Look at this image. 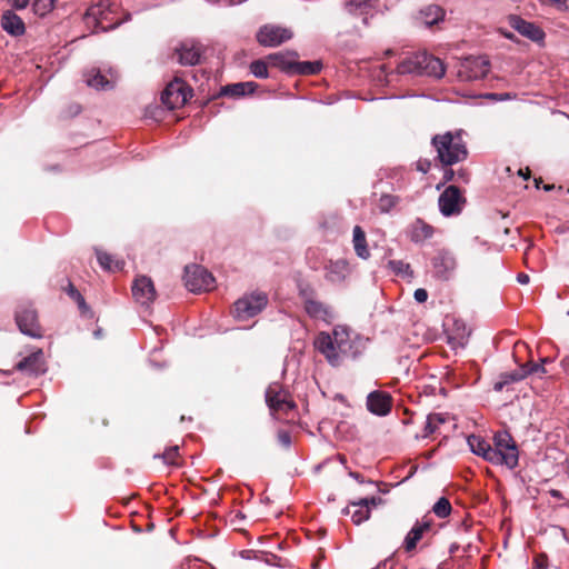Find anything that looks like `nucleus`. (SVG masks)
Returning <instances> with one entry per match:
<instances>
[{
	"mask_svg": "<svg viewBox=\"0 0 569 569\" xmlns=\"http://www.w3.org/2000/svg\"><path fill=\"white\" fill-rule=\"evenodd\" d=\"M432 511L439 518H446L451 512V505L447 498H440L433 506Z\"/></svg>",
	"mask_w": 569,
	"mask_h": 569,
	"instance_id": "35",
	"label": "nucleus"
},
{
	"mask_svg": "<svg viewBox=\"0 0 569 569\" xmlns=\"http://www.w3.org/2000/svg\"><path fill=\"white\" fill-rule=\"evenodd\" d=\"M433 267L438 276L447 279L456 269L457 260L449 252H440L435 259Z\"/></svg>",
	"mask_w": 569,
	"mask_h": 569,
	"instance_id": "22",
	"label": "nucleus"
},
{
	"mask_svg": "<svg viewBox=\"0 0 569 569\" xmlns=\"http://www.w3.org/2000/svg\"><path fill=\"white\" fill-rule=\"evenodd\" d=\"M189 98L190 89L178 79L170 82L161 94V101L168 109L182 107Z\"/></svg>",
	"mask_w": 569,
	"mask_h": 569,
	"instance_id": "7",
	"label": "nucleus"
},
{
	"mask_svg": "<svg viewBox=\"0 0 569 569\" xmlns=\"http://www.w3.org/2000/svg\"><path fill=\"white\" fill-rule=\"evenodd\" d=\"M536 569H545L547 567V561L545 557H538L535 560Z\"/></svg>",
	"mask_w": 569,
	"mask_h": 569,
	"instance_id": "50",
	"label": "nucleus"
},
{
	"mask_svg": "<svg viewBox=\"0 0 569 569\" xmlns=\"http://www.w3.org/2000/svg\"><path fill=\"white\" fill-rule=\"evenodd\" d=\"M178 451H179V447L173 446V447L168 448L162 455H154V458H161L166 465L173 466V465H176Z\"/></svg>",
	"mask_w": 569,
	"mask_h": 569,
	"instance_id": "38",
	"label": "nucleus"
},
{
	"mask_svg": "<svg viewBox=\"0 0 569 569\" xmlns=\"http://www.w3.org/2000/svg\"><path fill=\"white\" fill-rule=\"evenodd\" d=\"M389 264L397 272H405L408 270V264L402 261H390Z\"/></svg>",
	"mask_w": 569,
	"mask_h": 569,
	"instance_id": "44",
	"label": "nucleus"
},
{
	"mask_svg": "<svg viewBox=\"0 0 569 569\" xmlns=\"http://www.w3.org/2000/svg\"><path fill=\"white\" fill-rule=\"evenodd\" d=\"M280 439L284 445H288L290 442V438L287 433L280 435Z\"/></svg>",
	"mask_w": 569,
	"mask_h": 569,
	"instance_id": "53",
	"label": "nucleus"
},
{
	"mask_svg": "<svg viewBox=\"0 0 569 569\" xmlns=\"http://www.w3.org/2000/svg\"><path fill=\"white\" fill-rule=\"evenodd\" d=\"M16 320L19 329L24 335L30 337L41 336V330L37 320V313L33 309L29 307L21 308L19 311H17Z\"/></svg>",
	"mask_w": 569,
	"mask_h": 569,
	"instance_id": "12",
	"label": "nucleus"
},
{
	"mask_svg": "<svg viewBox=\"0 0 569 569\" xmlns=\"http://www.w3.org/2000/svg\"><path fill=\"white\" fill-rule=\"evenodd\" d=\"M541 3H546L547 0H539ZM548 2L560 10L568 9L567 0H548Z\"/></svg>",
	"mask_w": 569,
	"mask_h": 569,
	"instance_id": "45",
	"label": "nucleus"
},
{
	"mask_svg": "<svg viewBox=\"0 0 569 569\" xmlns=\"http://www.w3.org/2000/svg\"><path fill=\"white\" fill-rule=\"evenodd\" d=\"M502 378H505L506 380H509V383L519 381V380L526 378L525 368L521 367L518 371H515L511 373H505V375H502Z\"/></svg>",
	"mask_w": 569,
	"mask_h": 569,
	"instance_id": "42",
	"label": "nucleus"
},
{
	"mask_svg": "<svg viewBox=\"0 0 569 569\" xmlns=\"http://www.w3.org/2000/svg\"><path fill=\"white\" fill-rule=\"evenodd\" d=\"M419 169L425 172L427 171V169H425V166L419 167Z\"/></svg>",
	"mask_w": 569,
	"mask_h": 569,
	"instance_id": "56",
	"label": "nucleus"
},
{
	"mask_svg": "<svg viewBox=\"0 0 569 569\" xmlns=\"http://www.w3.org/2000/svg\"><path fill=\"white\" fill-rule=\"evenodd\" d=\"M485 97L488 98V99H491V100H496V101L510 99V94L509 93H505V94L487 93Z\"/></svg>",
	"mask_w": 569,
	"mask_h": 569,
	"instance_id": "47",
	"label": "nucleus"
},
{
	"mask_svg": "<svg viewBox=\"0 0 569 569\" xmlns=\"http://www.w3.org/2000/svg\"><path fill=\"white\" fill-rule=\"evenodd\" d=\"M462 199L457 187H448L439 197V208L445 216L457 213L461 210Z\"/></svg>",
	"mask_w": 569,
	"mask_h": 569,
	"instance_id": "13",
	"label": "nucleus"
},
{
	"mask_svg": "<svg viewBox=\"0 0 569 569\" xmlns=\"http://www.w3.org/2000/svg\"><path fill=\"white\" fill-rule=\"evenodd\" d=\"M292 36V31L288 28L276 24H266L259 29L257 40L264 47H278L290 40Z\"/></svg>",
	"mask_w": 569,
	"mask_h": 569,
	"instance_id": "6",
	"label": "nucleus"
},
{
	"mask_svg": "<svg viewBox=\"0 0 569 569\" xmlns=\"http://www.w3.org/2000/svg\"><path fill=\"white\" fill-rule=\"evenodd\" d=\"M268 67H269V63H268L267 59L266 60H257L251 63L250 70L257 78H267L268 77Z\"/></svg>",
	"mask_w": 569,
	"mask_h": 569,
	"instance_id": "36",
	"label": "nucleus"
},
{
	"mask_svg": "<svg viewBox=\"0 0 569 569\" xmlns=\"http://www.w3.org/2000/svg\"><path fill=\"white\" fill-rule=\"evenodd\" d=\"M331 337L333 338L337 349L340 351L342 358L356 355L352 349V341L347 328L336 327Z\"/></svg>",
	"mask_w": 569,
	"mask_h": 569,
	"instance_id": "21",
	"label": "nucleus"
},
{
	"mask_svg": "<svg viewBox=\"0 0 569 569\" xmlns=\"http://www.w3.org/2000/svg\"><path fill=\"white\" fill-rule=\"evenodd\" d=\"M508 383H509V380H506L505 378L501 377L500 380L495 383L493 389L496 391H501L503 389V387Z\"/></svg>",
	"mask_w": 569,
	"mask_h": 569,
	"instance_id": "51",
	"label": "nucleus"
},
{
	"mask_svg": "<svg viewBox=\"0 0 569 569\" xmlns=\"http://www.w3.org/2000/svg\"><path fill=\"white\" fill-rule=\"evenodd\" d=\"M510 24L515 28L520 34L529 38L532 41L539 42L545 38V32L536 24L528 22L519 17L512 16L510 17Z\"/></svg>",
	"mask_w": 569,
	"mask_h": 569,
	"instance_id": "16",
	"label": "nucleus"
},
{
	"mask_svg": "<svg viewBox=\"0 0 569 569\" xmlns=\"http://www.w3.org/2000/svg\"><path fill=\"white\" fill-rule=\"evenodd\" d=\"M377 505L376 498L360 499L358 502H351L342 510L346 515H351V519L356 525H360L370 517V508Z\"/></svg>",
	"mask_w": 569,
	"mask_h": 569,
	"instance_id": "15",
	"label": "nucleus"
},
{
	"mask_svg": "<svg viewBox=\"0 0 569 569\" xmlns=\"http://www.w3.org/2000/svg\"><path fill=\"white\" fill-rule=\"evenodd\" d=\"M320 69H321V64L318 61H315V62H309V61L298 62L296 60L292 72L300 73V74H315V73L319 72Z\"/></svg>",
	"mask_w": 569,
	"mask_h": 569,
	"instance_id": "33",
	"label": "nucleus"
},
{
	"mask_svg": "<svg viewBox=\"0 0 569 569\" xmlns=\"http://www.w3.org/2000/svg\"><path fill=\"white\" fill-rule=\"evenodd\" d=\"M69 293H70L72 297H74V298H77V299H78L80 307H84V301H83L82 297H81V296H80V293H79V292L73 288V286H72V284H70Z\"/></svg>",
	"mask_w": 569,
	"mask_h": 569,
	"instance_id": "48",
	"label": "nucleus"
},
{
	"mask_svg": "<svg viewBox=\"0 0 569 569\" xmlns=\"http://www.w3.org/2000/svg\"><path fill=\"white\" fill-rule=\"evenodd\" d=\"M7 1L12 8L17 9V10H22V9L27 8L29 4V0H7Z\"/></svg>",
	"mask_w": 569,
	"mask_h": 569,
	"instance_id": "43",
	"label": "nucleus"
},
{
	"mask_svg": "<svg viewBox=\"0 0 569 569\" xmlns=\"http://www.w3.org/2000/svg\"><path fill=\"white\" fill-rule=\"evenodd\" d=\"M184 284L191 292L208 291L213 288L214 278L203 267L190 264L184 268Z\"/></svg>",
	"mask_w": 569,
	"mask_h": 569,
	"instance_id": "5",
	"label": "nucleus"
},
{
	"mask_svg": "<svg viewBox=\"0 0 569 569\" xmlns=\"http://www.w3.org/2000/svg\"><path fill=\"white\" fill-rule=\"evenodd\" d=\"M117 80L118 73L112 69H108L104 71L100 69H92L88 73H86L87 84L97 90L112 89Z\"/></svg>",
	"mask_w": 569,
	"mask_h": 569,
	"instance_id": "11",
	"label": "nucleus"
},
{
	"mask_svg": "<svg viewBox=\"0 0 569 569\" xmlns=\"http://www.w3.org/2000/svg\"><path fill=\"white\" fill-rule=\"evenodd\" d=\"M300 297L302 300L303 310L306 313L315 319V320H321L326 323H330L335 319V312L333 310L319 301L315 292L307 289L300 290Z\"/></svg>",
	"mask_w": 569,
	"mask_h": 569,
	"instance_id": "4",
	"label": "nucleus"
},
{
	"mask_svg": "<svg viewBox=\"0 0 569 569\" xmlns=\"http://www.w3.org/2000/svg\"><path fill=\"white\" fill-rule=\"evenodd\" d=\"M179 62L187 66H194L200 61L202 53L200 44L193 41H186L177 48Z\"/></svg>",
	"mask_w": 569,
	"mask_h": 569,
	"instance_id": "18",
	"label": "nucleus"
},
{
	"mask_svg": "<svg viewBox=\"0 0 569 569\" xmlns=\"http://www.w3.org/2000/svg\"><path fill=\"white\" fill-rule=\"evenodd\" d=\"M502 34L508 39H512V34L509 32H502Z\"/></svg>",
	"mask_w": 569,
	"mask_h": 569,
	"instance_id": "55",
	"label": "nucleus"
},
{
	"mask_svg": "<svg viewBox=\"0 0 569 569\" xmlns=\"http://www.w3.org/2000/svg\"><path fill=\"white\" fill-rule=\"evenodd\" d=\"M420 60L423 62L420 74H428L437 78H441L445 74L446 69L440 59L423 52Z\"/></svg>",
	"mask_w": 569,
	"mask_h": 569,
	"instance_id": "24",
	"label": "nucleus"
},
{
	"mask_svg": "<svg viewBox=\"0 0 569 569\" xmlns=\"http://www.w3.org/2000/svg\"><path fill=\"white\" fill-rule=\"evenodd\" d=\"M429 523H417L407 535L405 539V548L407 551H411L416 548L418 541L422 538L425 531L429 529Z\"/></svg>",
	"mask_w": 569,
	"mask_h": 569,
	"instance_id": "27",
	"label": "nucleus"
},
{
	"mask_svg": "<svg viewBox=\"0 0 569 569\" xmlns=\"http://www.w3.org/2000/svg\"><path fill=\"white\" fill-rule=\"evenodd\" d=\"M268 303L267 295L252 292L238 299L233 306V316L238 320H247L261 312Z\"/></svg>",
	"mask_w": 569,
	"mask_h": 569,
	"instance_id": "3",
	"label": "nucleus"
},
{
	"mask_svg": "<svg viewBox=\"0 0 569 569\" xmlns=\"http://www.w3.org/2000/svg\"><path fill=\"white\" fill-rule=\"evenodd\" d=\"M445 18V11L441 7L436 4L427 6L419 12V20L427 27L439 23Z\"/></svg>",
	"mask_w": 569,
	"mask_h": 569,
	"instance_id": "25",
	"label": "nucleus"
},
{
	"mask_svg": "<svg viewBox=\"0 0 569 569\" xmlns=\"http://www.w3.org/2000/svg\"><path fill=\"white\" fill-rule=\"evenodd\" d=\"M102 9L101 6H93L88 9L86 13V21L88 24L93 22L96 26L101 22Z\"/></svg>",
	"mask_w": 569,
	"mask_h": 569,
	"instance_id": "40",
	"label": "nucleus"
},
{
	"mask_svg": "<svg viewBox=\"0 0 569 569\" xmlns=\"http://www.w3.org/2000/svg\"><path fill=\"white\" fill-rule=\"evenodd\" d=\"M17 369L24 371L29 375H39L46 371L43 353L38 350L17 365Z\"/></svg>",
	"mask_w": 569,
	"mask_h": 569,
	"instance_id": "20",
	"label": "nucleus"
},
{
	"mask_svg": "<svg viewBox=\"0 0 569 569\" xmlns=\"http://www.w3.org/2000/svg\"><path fill=\"white\" fill-rule=\"evenodd\" d=\"M254 89L253 82H239L231 86H228L223 89L226 94H230L233 97H241L246 93L252 92Z\"/></svg>",
	"mask_w": 569,
	"mask_h": 569,
	"instance_id": "31",
	"label": "nucleus"
},
{
	"mask_svg": "<svg viewBox=\"0 0 569 569\" xmlns=\"http://www.w3.org/2000/svg\"><path fill=\"white\" fill-rule=\"evenodd\" d=\"M297 54L295 52H277L267 57L270 67L292 72Z\"/></svg>",
	"mask_w": 569,
	"mask_h": 569,
	"instance_id": "23",
	"label": "nucleus"
},
{
	"mask_svg": "<svg viewBox=\"0 0 569 569\" xmlns=\"http://www.w3.org/2000/svg\"><path fill=\"white\" fill-rule=\"evenodd\" d=\"M132 296L136 302L149 307L157 297L152 280L147 276L136 278L132 284Z\"/></svg>",
	"mask_w": 569,
	"mask_h": 569,
	"instance_id": "10",
	"label": "nucleus"
},
{
	"mask_svg": "<svg viewBox=\"0 0 569 569\" xmlns=\"http://www.w3.org/2000/svg\"><path fill=\"white\" fill-rule=\"evenodd\" d=\"M2 29L13 37L22 36L26 32L24 22L11 10H6L1 17Z\"/></svg>",
	"mask_w": 569,
	"mask_h": 569,
	"instance_id": "19",
	"label": "nucleus"
},
{
	"mask_svg": "<svg viewBox=\"0 0 569 569\" xmlns=\"http://www.w3.org/2000/svg\"><path fill=\"white\" fill-rule=\"evenodd\" d=\"M97 258L100 266L109 271L121 270L124 264L123 261L113 260V258L110 254H108L107 252H102L100 250H97Z\"/></svg>",
	"mask_w": 569,
	"mask_h": 569,
	"instance_id": "30",
	"label": "nucleus"
},
{
	"mask_svg": "<svg viewBox=\"0 0 569 569\" xmlns=\"http://www.w3.org/2000/svg\"><path fill=\"white\" fill-rule=\"evenodd\" d=\"M550 495H551L552 497L557 498V499L562 498L561 492H560V491H558V490H555V489H553V490H550Z\"/></svg>",
	"mask_w": 569,
	"mask_h": 569,
	"instance_id": "54",
	"label": "nucleus"
},
{
	"mask_svg": "<svg viewBox=\"0 0 569 569\" xmlns=\"http://www.w3.org/2000/svg\"><path fill=\"white\" fill-rule=\"evenodd\" d=\"M349 274V264L346 260L331 261L327 266L326 278L331 282H341Z\"/></svg>",
	"mask_w": 569,
	"mask_h": 569,
	"instance_id": "26",
	"label": "nucleus"
},
{
	"mask_svg": "<svg viewBox=\"0 0 569 569\" xmlns=\"http://www.w3.org/2000/svg\"><path fill=\"white\" fill-rule=\"evenodd\" d=\"M448 420V417L441 413H431L426 422V436L439 430V427Z\"/></svg>",
	"mask_w": 569,
	"mask_h": 569,
	"instance_id": "32",
	"label": "nucleus"
},
{
	"mask_svg": "<svg viewBox=\"0 0 569 569\" xmlns=\"http://www.w3.org/2000/svg\"><path fill=\"white\" fill-rule=\"evenodd\" d=\"M56 0H34L33 11L39 16H46L54 7Z\"/></svg>",
	"mask_w": 569,
	"mask_h": 569,
	"instance_id": "37",
	"label": "nucleus"
},
{
	"mask_svg": "<svg viewBox=\"0 0 569 569\" xmlns=\"http://www.w3.org/2000/svg\"><path fill=\"white\" fill-rule=\"evenodd\" d=\"M489 67L486 57H469L461 62L458 74L463 80H477L487 76Z\"/></svg>",
	"mask_w": 569,
	"mask_h": 569,
	"instance_id": "8",
	"label": "nucleus"
},
{
	"mask_svg": "<svg viewBox=\"0 0 569 569\" xmlns=\"http://www.w3.org/2000/svg\"><path fill=\"white\" fill-rule=\"evenodd\" d=\"M432 228L421 220L416 221L412 230V238L416 241H420L431 237Z\"/></svg>",
	"mask_w": 569,
	"mask_h": 569,
	"instance_id": "34",
	"label": "nucleus"
},
{
	"mask_svg": "<svg viewBox=\"0 0 569 569\" xmlns=\"http://www.w3.org/2000/svg\"><path fill=\"white\" fill-rule=\"evenodd\" d=\"M397 203V199L393 196L385 194L379 200V208L382 212L390 211Z\"/></svg>",
	"mask_w": 569,
	"mask_h": 569,
	"instance_id": "41",
	"label": "nucleus"
},
{
	"mask_svg": "<svg viewBox=\"0 0 569 569\" xmlns=\"http://www.w3.org/2000/svg\"><path fill=\"white\" fill-rule=\"evenodd\" d=\"M495 447L479 436L468 437L470 450L482 457L492 465H505L509 469H513L518 465L519 455L516 442L512 437L506 432H497L493 437Z\"/></svg>",
	"mask_w": 569,
	"mask_h": 569,
	"instance_id": "1",
	"label": "nucleus"
},
{
	"mask_svg": "<svg viewBox=\"0 0 569 569\" xmlns=\"http://www.w3.org/2000/svg\"><path fill=\"white\" fill-rule=\"evenodd\" d=\"M367 408L377 416H386L391 409L390 397L381 391H373L367 397Z\"/></svg>",
	"mask_w": 569,
	"mask_h": 569,
	"instance_id": "17",
	"label": "nucleus"
},
{
	"mask_svg": "<svg viewBox=\"0 0 569 569\" xmlns=\"http://www.w3.org/2000/svg\"><path fill=\"white\" fill-rule=\"evenodd\" d=\"M413 296L415 299L420 303L425 302L428 299V292L422 288L417 289Z\"/></svg>",
	"mask_w": 569,
	"mask_h": 569,
	"instance_id": "46",
	"label": "nucleus"
},
{
	"mask_svg": "<svg viewBox=\"0 0 569 569\" xmlns=\"http://www.w3.org/2000/svg\"><path fill=\"white\" fill-rule=\"evenodd\" d=\"M547 361H548V359L545 358L542 360V363H540V365L528 362L527 365L522 366V368H525L526 377L529 375L542 376V375L547 373V370L543 366V363H546Z\"/></svg>",
	"mask_w": 569,
	"mask_h": 569,
	"instance_id": "39",
	"label": "nucleus"
},
{
	"mask_svg": "<svg viewBox=\"0 0 569 569\" xmlns=\"http://www.w3.org/2000/svg\"><path fill=\"white\" fill-rule=\"evenodd\" d=\"M423 56V52L422 53H416L411 57H409L407 60L402 61L399 67H398V70L400 73H418L420 74L421 72V66H422V60H420V58Z\"/></svg>",
	"mask_w": 569,
	"mask_h": 569,
	"instance_id": "29",
	"label": "nucleus"
},
{
	"mask_svg": "<svg viewBox=\"0 0 569 569\" xmlns=\"http://www.w3.org/2000/svg\"><path fill=\"white\" fill-rule=\"evenodd\" d=\"M432 146L439 161L445 166H452L467 158L466 143L460 132L437 134L432 138Z\"/></svg>",
	"mask_w": 569,
	"mask_h": 569,
	"instance_id": "2",
	"label": "nucleus"
},
{
	"mask_svg": "<svg viewBox=\"0 0 569 569\" xmlns=\"http://www.w3.org/2000/svg\"><path fill=\"white\" fill-rule=\"evenodd\" d=\"M352 477H355V479H358V475L357 473H350Z\"/></svg>",
	"mask_w": 569,
	"mask_h": 569,
	"instance_id": "59",
	"label": "nucleus"
},
{
	"mask_svg": "<svg viewBox=\"0 0 569 569\" xmlns=\"http://www.w3.org/2000/svg\"><path fill=\"white\" fill-rule=\"evenodd\" d=\"M419 169L425 172L427 171V169H425V166L419 167Z\"/></svg>",
	"mask_w": 569,
	"mask_h": 569,
	"instance_id": "57",
	"label": "nucleus"
},
{
	"mask_svg": "<svg viewBox=\"0 0 569 569\" xmlns=\"http://www.w3.org/2000/svg\"><path fill=\"white\" fill-rule=\"evenodd\" d=\"M551 188H552L551 186H545L546 190H550Z\"/></svg>",
	"mask_w": 569,
	"mask_h": 569,
	"instance_id": "58",
	"label": "nucleus"
},
{
	"mask_svg": "<svg viewBox=\"0 0 569 569\" xmlns=\"http://www.w3.org/2000/svg\"><path fill=\"white\" fill-rule=\"evenodd\" d=\"M266 401L274 413H288L295 407L289 395L277 383L270 385L267 389Z\"/></svg>",
	"mask_w": 569,
	"mask_h": 569,
	"instance_id": "9",
	"label": "nucleus"
},
{
	"mask_svg": "<svg viewBox=\"0 0 569 569\" xmlns=\"http://www.w3.org/2000/svg\"><path fill=\"white\" fill-rule=\"evenodd\" d=\"M315 346L322 355H325L332 366H338L341 362L342 356L337 349L335 340L330 335L326 332L319 333L315 341Z\"/></svg>",
	"mask_w": 569,
	"mask_h": 569,
	"instance_id": "14",
	"label": "nucleus"
},
{
	"mask_svg": "<svg viewBox=\"0 0 569 569\" xmlns=\"http://www.w3.org/2000/svg\"><path fill=\"white\" fill-rule=\"evenodd\" d=\"M367 2H368V0H349L348 7H349V9L351 11L353 7L355 8H359L362 4H366Z\"/></svg>",
	"mask_w": 569,
	"mask_h": 569,
	"instance_id": "49",
	"label": "nucleus"
},
{
	"mask_svg": "<svg viewBox=\"0 0 569 569\" xmlns=\"http://www.w3.org/2000/svg\"><path fill=\"white\" fill-rule=\"evenodd\" d=\"M352 241H353V247H355V251H356L357 256L362 259H368L370 253L367 248L366 234L359 226H356L353 228Z\"/></svg>",
	"mask_w": 569,
	"mask_h": 569,
	"instance_id": "28",
	"label": "nucleus"
},
{
	"mask_svg": "<svg viewBox=\"0 0 569 569\" xmlns=\"http://www.w3.org/2000/svg\"><path fill=\"white\" fill-rule=\"evenodd\" d=\"M518 281L521 283V284H527L529 282V276L526 274V273H520L518 276Z\"/></svg>",
	"mask_w": 569,
	"mask_h": 569,
	"instance_id": "52",
	"label": "nucleus"
}]
</instances>
